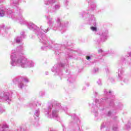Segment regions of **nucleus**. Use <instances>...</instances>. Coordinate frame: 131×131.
Instances as JSON below:
<instances>
[{"label":"nucleus","mask_w":131,"mask_h":131,"mask_svg":"<svg viewBox=\"0 0 131 131\" xmlns=\"http://www.w3.org/2000/svg\"><path fill=\"white\" fill-rule=\"evenodd\" d=\"M91 29L92 30H93V31H97V28L96 27H92Z\"/></svg>","instance_id":"obj_1"},{"label":"nucleus","mask_w":131,"mask_h":131,"mask_svg":"<svg viewBox=\"0 0 131 131\" xmlns=\"http://www.w3.org/2000/svg\"><path fill=\"white\" fill-rule=\"evenodd\" d=\"M86 60H90V59H91V57H90V56H86Z\"/></svg>","instance_id":"obj_2"}]
</instances>
